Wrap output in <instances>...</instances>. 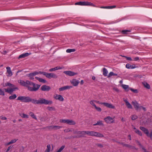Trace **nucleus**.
I'll return each mask as SVG.
<instances>
[{"label":"nucleus","instance_id":"1","mask_svg":"<svg viewBox=\"0 0 152 152\" xmlns=\"http://www.w3.org/2000/svg\"><path fill=\"white\" fill-rule=\"evenodd\" d=\"M31 101L32 103L34 104H45L50 105L52 104L53 102L51 100H48L44 98H40L38 100L32 99L30 98Z\"/></svg>","mask_w":152,"mask_h":152},{"label":"nucleus","instance_id":"2","mask_svg":"<svg viewBox=\"0 0 152 152\" xmlns=\"http://www.w3.org/2000/svg\"><path fill=\"white\" fill-rule=\"evenodd\" d=\"M15 90V89L11 88H4L2 90L0 88V95L2 96H4L5 93L4 91H5L6 92L11 94Z\"/></svg>","mask_w":152,"mask_h":152},{"label":"nucleus","instance_id":"3","mask_svg":"<svg viewBox=\"0 0 152 152\" xmlns=\"http://www.w3.org/2000/svg\"><path fill=\"white\" fill-rule=\"evenodd\" d=\"M17 100L20 101L21 102H30V98L29 96H18Z\"/></svg>","mask_w":152,"mask_h":152},{"label":"nucleus","instance_id":"4","mask_svg":"<svg viewBox=\"0 0 152 152\" xmlns=\"http://www.w3.org/2000/svg\"><path fill=\"white\" fill-rule=\"evenodd\" d=\"M75 4L81 6H91L94 7H96L92 3L88 1H80L76 3Z\"/></svg>","mask_w":152,"mask_h":152},{"label":"nucleus","instance_id":"5","mask_svg":"<svg viewBox=\"0 0 152 152\" xmlns=\"http://www.w3.org/2000/svg\"><path fill=\"white\" fill-rule=\"evenodd\" d=\"M18 82L22 86H27V85H29L30 86H35V84L34 83L28 80L24 81L23 80H19L18 81Z\"/></svg>","mask_w":152,"mask_h":152},{"label":"nucleus","instance_id":"6","mask_svg":"<svg viewBox=\"0 0 152 152\" xmlns=\"http://www.w3.org/2000/svg\"><path fill=\"white\" fill-rule=\"evenodd\" d=\"M140 128L141 130L143 131L145 134H146L148 137H150L151 139L152 140V130L151 132L149 134L148 130L145 128L140 126Z\"/></svg>","mask_w":152,"mask_h":152},{"label":"nucleus","instance_id":"7","mask_svg":"<svg viewBox=\"0 0 152 152\" xmlns=\"http://www.w3.org/2000/svg\"><path fill=\"white\" fill-rule=\"evenodd\" d=\"M96 102L99 104L103 105L104 106L109 108L115 109V106L111 103H109L107 102H100L99 101H96Z\"/></svg>","mask_w":152,"mask_h":152},{"label":"nucleus","instance_id":"8","mask_svg":"<svg viewBox=\"0 0 152 152\" xmlns=\"http://www.w3.org/2000/svg\"><path fill=\"white\" fill-rule=\"evenodd\" d=\"M114 117L112 118L110 116H108L104 118V120L108 124H111L114 123Z\"/></svg>","mask_w":152,"mask_h":152},{"label":"nucleus","instance_id":"9","mask_svg":"<svg viewBox=\"0 0 152 152\" xmlns=\"http://www.w3.org/2000/svg\"><path fill=\"white\" fill-rule=\"evenodd\" d=\"M90 136H95L97 137H102L104 136L102 134L93 131H90Z\"/></svg>","mask_w":152,"mask_h":152},{"label":"nucleus","instance_id":"10","mask_svg":"<svg viewBox=\"0 0 152 152\" xmlns=\"http://www.w3.org/2000/svg\"><path fill=\"white\" fill-rule=\"evenodd\" d=\"M53 97L55 99L58 100L59 101L63 102L64 100L63 97L61 95L55 94L53 95Z\"/></svg>","mask_w":152,"mask_h":152},{"label":"nucleus","instance_id":"11","mask_svg":"<svg viewBox=\"0 0 152 152\" xmlns=\"http://www.w3.org/2000/svg\"><path fill=\"white\" fill-rule=\"evenodd\" d=\"M132 104L133 105L136 110H141V107L140 106L139 103L136 101H132Z\"/></svg>","mask_w":152,"mask_h":152},{"label":"nucleus","instance_id":"12","mask_svg":"<svg viewBox=\"0 0 152 152\" xmlns=\"http://www.w3.org/2000/svg\"><path fill=\"white\" fill-rule=\"evenodd\" d=\"M28 89L31 91H36L38 90L40 86H26Z\"/></svg>","mask_w":152,"mask_h":152},{"label":"nucleus","instance_id":"13","mask_svg":"<svg viewBox=\"0 0 152 152\" xmlns=\"http://www.w3.org/2000/svg\"><path fill=\"white\" fill-rule=\"evenodd\" d=\"M45 76L49 79H51L52 78H56L57 77V76L56 75L53 73H49L46 72Z\"/></svg>","mask_w":152,"mask_h":152},{"label":"nucleus","instance_id":"14","mask_svg":"<svg viewBox=\"0 0 152 152\" xmlns=\"http://www.w3.org/2000/svg\"><path fill=\"white\" fill-rule=\"evenodd\" d=\"M64 73L67 75L71 76H73L77 74V73L71 71H65L64 72Z\"/></svg>","mask_w":152,"mask_h":152},{"label":"nucleus","instance_id":"15","mask_svg":"<svg viewBox=\"0 0 152 152\" xmlns=\"http://www.w3.org/2000/svg\"><path fill=\"white\" fill-rule=\"evenodd\" d=\"M123 100L125 102L126 106L128 108L131 109L132 108V105L126 99L124 98Z\"/></svg>","mask_w":152,"mask_h":152},{"label":"nucleus","instance_id":"16","mask_svg":"<svg viewBox=\"0 0 152 152\" xmlns=\"http://www.w3.org/2000/svg\"><path fill=\"white\" fill-rule=\"evenodd\" d=\"M70 82L73 86H77L80 83L79 81L75 79H73L72 80H71Z\"/></svg>","mask_w":152,"mask_h":152},{"label":"nucleus","instance_id":"17","mask_svg":"<svg viewBox=\"0 0 152 152\" xmlns=\"http://www.w3.org/2000/svg\"><path fill=\"white\" fill-rule=\"evenodd\" d=\"M6 69H7V73L8 74L7 75V76L8 77L12 76V73L11 71L10 68L9 66H7L6 67Z\"/></svg>","mask_w":152,"mask_h":152},{"label":"nucleus","instance_id":"18","mask_svg":"<svg viewBox=\"0 0 152 152\" xmlns=\"http://www.w3.org/2000/svg\"><path fill=\"white\" fill-rule=\"evenodd\" d=\"M72 88V86H64L59 88L60 91H62L64 90L70 89Z\"/></svg>","mask_w":152,"mask_h":152},{"label":"nucleus","instance_id":"19","mask_svg":"<svg viewBox=\"0 0 152 152\" xmlns=\"http://www.w3.org/2000/svg\"><path fill=\"white\" fill-rule=\"evenodd\" d=\"M30 54H31V53H23L20 55L18 57V58L19 59L21 58H24L28 56Z\"/></svg>","mask_w":152,"mask_h":152},{"label":"nucleus","instance_id":"20","mask_svg":"<svg viewBox=\"0 0 152 152\" xmlns=\"http://www.w3.org/2000/svg\"><path fill=\"white\" fill-rule=\"evenodd\" d=\"M77 134L79 135L78 137H84L85 135V131H78Z\"/></svg>","mask_w":152,"mask_h":152},{"label":"nucleus","instance_id":"21","mask_svg":"<svg viewBox=\"0 0 152 152\" xmlns=\"http://www.w3.org/2000/svg\"><path fill=\"white\" fill-rule=\"evenodd\" d=\"M64 68L63 67L56 66L54 68H51L49 70L50 72H52L58 69H61Z\"/></svg>","mask_w":152,"mask_h":152},{"label":"nucleus","instance_id":"22","mask_svg":"<svg viewBox=\"0 0 152 152\" xmlns=\"http://www.w3.org/2000/svg\"><path fill=\"white\" fill-rule=\"evenodd\" d=\"M67 124L70 125H74L76 124V123L72 120L67 119Z\"/></svg>","mask_w":152,"mask_h":152},{"label":"nucleus","instance_id":"23","mask_svg":"<svg viewBox=\"0 0 152 152\" xmlns=\"http://www.w3.org/2000/svg\"><path fill=\"white\" fill-rule=\"evenodd\" d=\"M41 88L43 91H48L50 89V88L49 86H42Z\"/></svg>","mask_w":152,"mask_h":152},{"label":"nucleus","instance_id":"24","mask_svg":"<svg viewBox=\"0 0 152 152\" xmlns=\"http://www.w3.org/2000/svg\"><path fill=\"white\" fill-rule=\"evenodd\" d=\"M35 78L37 80H38L40 82L42 83H45L47 81H46L42 78H39L37 77H36Z\"/></svg>","mask_w":152,"mask_h":152},{"label":"nucleus","instance_id":"25","mask_svg":"<svg viewBox=\"0 0 152 152\" xmlns=\"http://www.w3.org/2000/svg\"><path fill=\"white\" fill-rule=\"evenodd\" d=\"M132 128L135 130L134 132H135L138 134L140 136H142V133L140 130L136 129V128L133 126H132Z\"/></svg>","mask_w":152,"mask_h":152},{"label":"nucleus","instance_id":"26","mask_svg":"<svg viewBox=\"0 0 152 152\" xmlns=\"http://www.w3.org/2000/svg\"><path fill=\"white\" fill-rule=\"evenodd\" d=\"M108 73V71L106 69L104 68L103 69V75L104 76H106L107 75Z\"/></svg>","mask_w":152,"mask_h":152},{"label":"nucleus","instance_id":"27","mask_svg":"<svg viewBox=\"0 0 152 152\" xmlns=\"http://www.w3.org/2000/svg\"><path fill=\"white\" fill-rule=\"evenodd\" d=\"M17 95L15 94H13L10 96L9 97V99L10 100H13L16 98Z\"/></svg>","mask_w":152,"mask_h":152},{"label":"nucleus","instance_id":"28","mask_svg":"<svg viewBox=\"0 0 152 152\" xmlns=\"http://www.w3.org/2000/svg\"><path fill=\"white\" fill-rule=\"evenodd\" d=\"M19 115H20L23 118H28V115L23 113H19Z\"/></svg>","mask_w":152,"mask_h":152},{"label":"nucleus","instance_id":"29","mask_svg":"<svg viewBox=\"0 0 152 152\" xmlns=\"http://www.w3.org/2000/svg\"><path fill=\"white\" fill-rule=\"evenodd\" d=\"M117 75V74L114 73L113 72H110L109 74L107 75V77L109 78L113 76H116Z\"/></svg>","mask_w":152,"mask_h":152},{"label":"nucleus","instance_id":"30","mask_svg":"<svg viewBox=\"0 0 152 152\" xmlns=\"http://www.w3.org/2000/svg\"><path fill=\"white\" fill-rule=\"evenodd\" d=\"M47 148L46 149L45 152H50L51 150V146L50 144L47 145Z\"/></svg>","mask_w":152,"mask_h":152},{"label":"nucleus","instance_id":"31","mask_svg":"<svg viewBox=\"0 0 152 152\" xmlns=\"http://www.w3.org/2000/svg\"><path fill=\"white\" fill-rule=\"evenodd\" d=\"M29 114L33 118H34L36 120H37V118L36 117V116L35 115H34V114L33 112H30L29 113Z\"/></svg>","mask_w":152,"mask_h":152},{"label":"nucleus","instance_id":"32","mask_svg":"<svg viewBox=\"0 0 152 152\" xmlns=\"http://www.w3.org/2000/svg\"><path fill=\"white\" fill-rule=\"evenodd\" d=\"M18 140V139H14L12 140L10 142L7 143V145H9L10 144L14 143L16 142V141Z\"/></svg>","mask_w":152,"mask_h":152},{"label":"nucleus","instance_id":"33","mask_svg":"<svg viewBox=\"0 0 152 152\" xmlns=\"http://www.w3.org/2000/svg\"><path fill=\"white\" fill-rule=\"evenodd\" d=\"M50 127L52 129H59L61 128H62V126H51Z\"/></svg>","mask_w":152,"mask_h":152},{"label":"nucleus","instance_id":"34","mask_svg":"<svg viewBox=\"0 0 152 152\" xmlns=\"http://www.w3.org/2000/svg\"><path fill=\"white\" fill-rule=\"evenodd\" d=\"M97 125H103V124L102 123V121H99L97 122L95 124H93L94 126H96Z\"/></svg>","mask_w":152,"mask_h":152},{"label":"nucleus","instance_id":"35","mask_svg":"<svg viewBox=\"0 0 152 152\" xmlns=\"http://www.w3.org/2000/svg\"><path fill=\"white\" fill-rule=\"evenodd\" d=\"M76 50L75 49H68L66 50V52L67 53H70L72 52H74Z\"/></svg>","mask_w":152,"mask_h":152},{"label":"nucleus","instance_id":"36","mask_svg":"<svg viewBox=\"0 0 152 152\" xmlns=\"http://www.w3.org/2000/svg\"><path fill=\"white\" fill-rule=\"evenodd\" d=\"M122 88L125 90L126 91H129L130 90V88L129 87V86H122Z\"/></svg>","mask_w":152,"mask_h":152},{"label":"nucleus","instance_id":"37","mask_svg":"<svg viewBox=\"0 0 152 152\" xmlns=\"http://www.w3.org/2000/svg\"><path fill=\"white\" fill-rule=\"evenodd\" d=\"M131 32V30H123L121 31V33L123 34H126L128 32Z\"/></svg>","mask_w":152,"mask_h":152},{"label":"nucleus","instance_id":"38","mask_svg":"<svg viewBox=\"0 0 152 152\" xmlns=\"http://www.w3.org/2000/svg\"><path fill=\"white\" fill-rule=\"evenodd\" d=\"M65 147V145H62L56 152H61L62 150Z\"/></svg>","mask_w":152,"mask_h":152},{"label":"nucleus","instance_id":"39","mask_svg":"<svg viewBox=\"0 0 152 152\" xmlns=\"http://www.w3.org/2000/svg\"><path fill=\"white\" fill-rule=\"evenodd\" d=\"M96 102V101L95 100H92L90 101V103L91 105L95 107V106H96L94 104V102Z\"/></svg>","mask_w":152,"mask_h":152},{"label":"nucleus","instance_id":"40","mask_svg":"<svg viewBox=\"0 0 152 152\" xmlns=\"http://www.w3.org/2000/svg\"><path fill=\"white\" fill-rule=\"evenodd\" d=\"M31 73V75H32V76H34L35 75L39 74L38 72H37V71H35V72H34Z\"/></svg>","mask_w":152,"mask_h":152},{"label":"nucleus","instance_id":"41","mask_svg":"<svg viewBox=\"0 0 152 152\" xmlns=\"http://www.w3.org/2000/svg\"><path fill=\"white\" fill-rule=\"evenodd\" d=\"M31 73H30L28 74L27 76L29 77L30 79L34 80V76H32V75H31Z\"/></svg>","mask_w":152,"mask_h":152},{"label":"nucleus","instance_id":"42","mask_svg":"<svg viewBox=\"0 0 152 152\" xmlns=\"http://www.w3.org/2000/svg\"><path fill=\"white\" fill-rule=\"evenodd\" d=\"M94 107L97 111L99 112H101L102 111V110L100 107H97L96 106H95Z\"/></svg>","mask_w":152,"mask_h":152},{"label":"nucleus","instance_id":"43","mask_svg":"<svg viewBox=\"0 0 152 152\" xmlns=\"http://www.w3.org/2000/svg\"><path fill=\"white\" fill-rule=\"evenodd\" d=\"M67 119H60V122L61 123H66L67 124Z\"/></svg>","mask_w":152,"mask_h":152},{"label":"nucleus","instance_id":"44","mask_svg":"<svg viewBox=\"0 0 152 152\" xmlns=\"http://www.w3.org/2000/svg\"><path fill=\"white\" fill-rule=\"evenodd\" d=\"M137 118V115H133L132 116V119L133 120H134L136 119Z\"/></svg>","mask_w":152,"mask_h":152},{"label":"nucleus","instance_id":"45","mask_svg":"<svg viewBox=\"0 0 152 152\" xmlns=\"http://www.w3.org/2000/svg\"><path fill=\"white\" fill-rule=\"evenodd\" d=\"M130 90L135 93H137L138 92V90L137 89H134L132 88H130Z\"/></svg>","mask_w":152,"mask_h":152},{"label":"nucleus","instance_id":"46","mask_svg":"<svg viewBox=\"0 0 152 152\" xmlns=\"http://www.w3.org/2000/svg\"><path fill=\"white\" fill-rule=\"evenodd\" d=\"M116 7V6L114 5L112 6H107V9H111L115 8Z\"/></svg>","mask_w":152,"mask_h":152},{"label":"nucleus","instance_id":"47","mask_svg":"<svg viewBox=\"0 0 152 152\" xmlns=\"http://www.w3.org/2000/svg\"><path fill=\"white\" fill-rule=\"evenodd\" d=\"M126 67L128 69H131V65L129 64H127L126 65Z\"/></svg>","mask_w":152,"mask_h":152},{"label":"nucleus","instance_id":"48","mask_svg":"<svg viewBox=\"0 0 152 152\" xmlns=\"http://www.w3.org/2000/svg\"><path fill=\"white\" fill-rule=\"evenodd\" d=\"M39 74H41L45 76L46 72H44L39 71L38 72Z\"/></svg>","mask_w":152,"mask_h":152},{"label":"nucleus","instance_id":"49","mask_svg":"<svg viewBox=\"0 0 152 152\" xmlns=\"http://www.w3.org/2000/svg\"><path fill=\"white\" fill-rule=\"evenodd\" d=\"M113 90L114 91H115L117 92H119V89L118 88H117L115 87H114L113 88Z\"/></svg>","mask_w":152,"mask_h":152},{"label":"nucleus","instance_id":"50","mask_svg":"<svg viewBox=\"0 0 152 152\" xmlns=\"http://www.w3.org/2000/svg\"><path fill=\"white\" fill-rule=\"evenodd\" d=\"M85 135L86 134L90 136V131H85Z\"/></svg>","mask_w":152,"mask_h":152},{"label":"nucleus","instance_id":"51","mask_svg":"<svg viewBox=\"0 0 152 152\" xmlns=\"http://www.w3.org/2000/svg\"><path fill=\"white\" fill-rule=\"evenodd\" d=\"M124 57L126 58V59L127 60L129 61H132V59L131 57H127L126 56H125Z\"/></svg>","mask_w":152,"mask_h":152},{"label":"nucleus","instance_id":"52","mask_svg":"<svg viewBox=\"0 0 152 152\" xmlns=\"http://www.w3.org/2000/svg\"><path fill=\"white\" fill-rule=\"evenodd\" d=\"M143 86H149V84L145 82H144L142 83Z\"/></svg>","mask_w":152,"mask_h":152},{"label":"nucleus","instance_id":"53","mask_svg":"<svg viewBox=\"0 0 152 152\" xmlns=\"http://www.w3.org/2000/svg\"><path fill=\"white\" fill-rule=\"evenodd\" d=\"M136 67H137V66H135V64H133L132 65H131V69H133Z\"/></svg>","mask_w":152,"mask_h":152},{"label":"nucleus","instance_id":"54","mask_svg":"<svg viewBox=\"0 0 152 152\" xmlns=\"http://www.w3.org/2000/svg\"><path fill=\"white\" fill-rule=\"evenodd\" d=\"M5 86H13L12 84H11V83L8 82L5 84Z\"/></svg>","mask_w":152,"mask_h":152},{"label":"nucleus","instance_id":"55","mask_svg":"<svg viewBox=\"0 0 152 152\" xmlns=\"http://www.w3.org/2000/svg\"><path fill=\"white\" fill-rule=\"evenodd\" d=\"M139 59V57H135L134 59V61H136L138 60Z\"/></svg>","mask_w":152,"mask_h":152},{"label":"nucleus","instance_id":"56","mask_svg":"<svg viewBox=\"0 0 152 152\" xmlns=\"http://www.w3.org/2000/svg\"><path fill=\"white\" fill-rule=\"evenodd\" d=\"M97 145L98 147L102 148L103 147V145L101 144H97Z\"/></svg>","mask_w":152,"mask_h":152},{"label":"nucleus","instance_id":"57","mask_svg":"<svg viewBox=\"0 0 152 152\" xmlns=\"http://www.w3.org/2000/svg\"><path fill=\"white\" fill-rule=\"evenodd\" d=\"M7 53V51L6 50H4L2 53L3 54L5 55Z\"/></svg>","mask_w":152,"mask_h":152},{"label":"nucleus","instance_id":"58","mask_svg":"<svg viewBox=\"0 0 152 152\" xmlns=\"http://www.w3.org/2000/svg\"><path fill=\"white\" fill-rule=\"evenodd\" d=\"M140 107H141V108H142L143 110L144 111H146V108L145 107H143L142 106H140Z\"/></svg>","mask_w":152,"mask_h":152},{"label":"nucleus","instance_id":"59","mask_svg":"<svg viewBox=\"0 0 152 152\" xmlns=\"http://www.w3.org/2000/svg\"><path fill=\"white\" fill-rule=\"evenodd\" d=\"M1 119L2 120H6L7 119V118L5 117H2L1 118Z\"/></svg>","mask_w":152,"mask_h":152},{"label":"nucleus","instance_id":"60","mask_svg":"<svg viewBox=\"0 0 152 152\" xmlns=\"http://www.w3.org/2000/svg\"><path fill=\"white\" fill-rule=\"evenodd\" d=\"M100 8H104V9H107V6L104 7V6H102L100 7Z\"/></svg>","mask_w":152,"mask_h":152},{"label":"nucleus","instance_id":"61","mask_svg":"<svg viewBox=\"0 0 152 152\" xmlns=\"http://www.w3.org/2000/svg\"><path fill=\"white\" fill-rule=\"evenodd\" d=\"M83 83H84V82H83V80H81L80 81V84L81 85H83Z\"/></svg>","mask_w":152,"mask_h":152},{"label":"nucleus","instance_id":"62","mask_svg":"<svg viewBox=\"0 0 152 152\" xmlns=\"http://www.w3.org/2000/svg\"><path fill=\"white\" fill-rule=\"evenodd\" d=\"M146 88L149 89L150 88V86H145Z\"/></svg>","mask_w":152,"mask_h":152},{"label":"nucleus","instance_id":"63","mask_svg":"<svg viewBox=\"0 0 152 152\" xmlns=\"http://www.w3.org/2000/svg\"><path fill=\"white\" fill-rule=\"evenodd\" d=\"M128 138L130 140H131V136L130 135H129L128 136Z\"/></svg>","mask_w":152,"mask_h":152},{"label":"nucleus","instance_id":"64","mask_svg":"<svg viewBox=\"0 0 152 152\" xmlns=\"http://www.w3.org/2000/svg\"><path fill=\"white\" fill-rule=\"evenodd\" d=\"M10 148H11V146L8 147V148L7 149V151H9L10 149Z\"/></svg>","mask_w":152,"mask_h":152}]
</instances>
